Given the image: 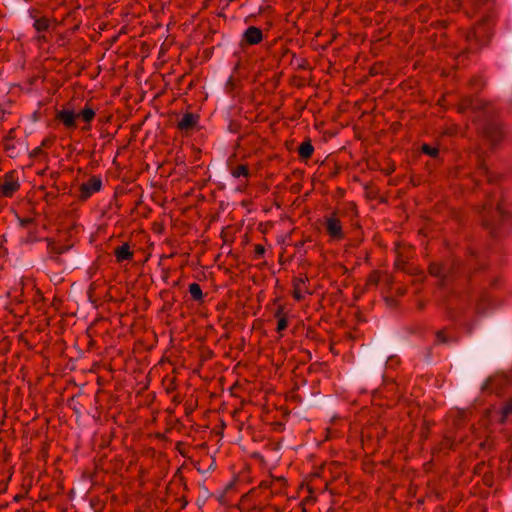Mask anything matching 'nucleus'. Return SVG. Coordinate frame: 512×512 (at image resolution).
Listing matches in <instances>:
<instances>
[{"instance_id":"6","label":"nucleus","mask_w":512,"mask_h":512,"mask_svg":"<svg viewBox=\"0 0 512 512\" xmlns=\"http://www.w3.org/2000/svg\"><path fill=\"white\" fill-rule=\"evenodd\" d=\"M197 118L192 114H186L184 115L181 120L179 121V127L181 129H190L196 124Z\"/></svg>"},{"instance_id":"13","label":"nucleus","mask_w":512,"mask_h":512,"mask_svg":"<svg viewBox=\"0 0 512 512\" xmlns=\"http://www.w3.org/2000/svg\"><path fill=\"white\" fill-rule=\"evenodd\" d=\"M34 25L38 31H41V30H45L48 27V22L45 19H40V20L35 21Z\"/></svg>"},{"instance_id":"10","label":"nucleus","mask_w":512,"mask_h":512,"mask_svg":"<svg viewBox=\"0 0 512 512\" xmlns=\"http://www.w3.org/2000/svg\"><path fill=\"white\" fill-rule=\"evenodd\" d=\"M299 152L301 156L309 157L313 152V147L309 143H304L300 146Z\"/></svg>"},{"instance_id":"2","label":"nucleus","mask_w":512,"mask_h":512,"mask_svg":"<svg viewBox=\"0 0 512 512\" xmlns=\"http://www.w3.org/2000/svg\"><path fill=\"white\" fill-rule=\"evenodd\" d=\"M327 231L329 235L335 239L342 237L341 224L336 217H330L327 220Z\"/></svg>"},{"instance_id":"1","label":"nucleus","mask_w":512,"mask_h":512,"mask_svg":"<svg viewBox=\"0 0 512 512\" xmlns=\"http://www.w3.org/2000/svg\"><path fill=\"white\" fill-rule=\"evenodd\" d=\"M18 188V179L14 176V174H7L1 185L2 194L6 197H10L15 191L18 190Z\"/></svg>"},{"instance_id":"11","label":"nucleus","mask_w":512,"mask_h":512,"mask_svg":"<svg viewBox=\"0 0 512 512\" xmlns=\"http://www.w3.org/2000/svg\"><path fill=\"white\" fill-rule=\"evenodd\" d=\"M422 150L424 153L428 154L431 157H436L438 154L437 148H432L428 145H423Z\"/></svg>"},{"instance_id":"4","label":"nucleus","mask_w":512,"mask_h":512,"mask_svg":"<svg viewBox=\"0 0 512 512\" xmlns=\"http://www.w3.org/2000/svg\"><path fill=\"white\" fill-rule=\"evenodd\" d=\"M57 118L61 120L67 127H75L77 116L74 112L63 110L57 114Z\"/></svg>"},{"instance_id":"9","label":"nucleus","mask_w":512,"mask_h":512,"mask_svg":"<svg viewBox=\"0 0 512 512\" xmlns=\"http://www.w3.org/2000/svg\"><path fill=\"white\" fill-rule=\"evenodd\" d=\"M189 292L191 294V296L196 299V300H199L201 299L202 297V291H201V288L198 284L196 283H193L190 285L189 287Z\"/></svg>"},{"instance_id":"14","label":"nucleus","mask_w":512,"mask_h":512,"mask_svg":"<svg viewBox=\"0 0 512 512\" xmlns=\"http://www.w3.org/2000/svg\"><path fill=\"white\" fill-rule=\"evenodd\" d=\"M286 327H287V322H286V320H285V319H280V320L278 321V326H277L278 331H282V330H284Z\"/></svg>"},{"instance_id":"5","label":"nucleus","mask_w":512,"mask_h":512,"mask_svg":"<svg viewBox=\"0 0 512 512\" xmlns=\"http://www.w3.org/2000/svg\"><path fill=\"white\" fill-rule=\"evenodd\" d=\"M245 38L250 44H256L261 40L262 33L259 29L250 27L245 33Z\"/></svg>"},{"instance_id":"8","label":"nucleus","mask_w":512,"mask_h":512,"mask_svg":"<svg viewBox=\"0 0 512 512\" xmlns=\"http://www.w3.org/2000/svg\"><path fill=\"white\" fill-rule=\"evenodd\" d=\"M76 116L85 122H90L94 118L95 112L91 108H85L82 112L76 114Z\"/></svg>"},{"instance_id":"12","label":"nucleus","mask_w":512,"mask_h":512,"mask_svg":"<svg viewBox=\"0 0 512 512\" xmlns=\"http://www.w3.org/2000/svg\"><path fill=\"white\" fill-rule=\"evenodd\" d=\"M247 175V168L245 166H238L233 170V176L240 177Z\"/></svg>"},{"instance_id":"7","label":"nucleus","mask_w":512,"mask_h":512,"mask_svg":"<svg viewBox=\"0 0 512 512\" xmlns=\"http://www.w3.org/2000/svg\"><path fill=\"white\" fill-rule=\"evenodd\" d=\"M116 257L119 261L126 260L131 256V252L129 250L128 245H122L118 247L115 251Z\"/></svg>"},{"instance_id":"3","label":"nucleus","mask_w":512,"mask_h":512,"mask_svg":"<svg viewBox=\"0 0 512 512\" xmlns=\"http://www.w3.org/2000/svg\"><path fill=\"white\" fill-rule=\"evenodd\" d=\"M100 187L101 180L99 178L93 177L82 185V193L85 197H89L94 192L99 191Z\"/></svg>"},{"instance_id":"15","label":"nucleus","mask_w":512,"mask_h":512,"mask_svg":"<svg viewBox=\"0 0 512 512\" xmlns=\"http://www.w3.org/2000/svg\"><path fill=\"white\" fill-rule=\"evenodd\" d=\"M431 273L437 274L438 272L436 271V269L434 267H431Z\"/></svg>"}]
</instances>
